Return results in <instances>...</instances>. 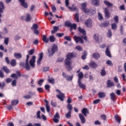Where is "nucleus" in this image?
Segmentation results:
<instances>
[{"label": "nucleus", "instance_id": "a18cd8bd", "mask_svg": "<svg viewBox=\"0 0 126 126\" xmlns=\"http://www.w3.org/2000/svg\"><path fill=\"white\" fill-rule=\"evenodd\" d=\"M48 82H50V83H51V84H55V79L53 78H50L48 79Z\"/></svg>", "mask_w": 126, "mask_h": 126}, {"label": "nucleus", "instance_id": "1a4fd4ad", "mask_svg": "<svg viewBox=\"0 0 126 126\" xmlns=\"http://www.w3.org/2000/svg\"><path fill=\"white\" fill-rule=\"evenodd\" d=\"M21 5L24 8H28V3L25 2V0H19Z\"/></svg>", "mask_w": 126, "mask_h": 126}, {"label": "nucleus", "instance_id": "0e129e2a", "mask_svg": "<svg viewBox=\"0 0 126 126\" xmlns=\"http://www.w3.org/2000/svg\"><path fill=\"white\" fill-rule=\"evenodd\" d=\"M76 50H78V51H83L82 49V47H80V46L78 45L76 47Z\"/></svg>", "mask_w": 126, "mask_h": 126}, {"label": "nucleus", "instance_id": "5fc2aeb1", "mask_svg": "<svg viewBox=\"0 0 126 126\" xmlns=\"http://www.w3.org/2000/svg\"><path fill=\"white\" fill-rule=\"evenodd\" d=\"M34 52H35V50L31 49V50L28 51V53L29 54V55H31V56H32V55L34 54Z\"/></svg>", "mask_w": 126, "mask_h": 126}, {"label": "nucleus", "instance_id": "4be33fe9", "mask_svg": "<svg viewBox=\"0 0 126 126\" xmlns=\"http://www.w3.org/2000/svg\"><path fill=\"white\" fill-rule=\"evenodd\" d=\"M89 66L92 68H96L97 67V63L94 62H92L89 63Z\"/></svg>", "mask_w": 126, "mask_h": 126}, {"label": "nucleus", "instance_id": "9b49d317", "mask_svg": "<svg viewBox=\"0 0 126 126\" xmlns=\"http://www.w3.org/2000/svg\"><path fill=\"white\" fill-rule=\"evenodd\" d=\"M62 75L63 78H65L68 81H69V80H72V78H73V76L67 75L64 72H63Z\"/></svg>", "mask_w": 126, "mask_h": 126}, {"label": "nucleus", "instance_id": "5701e85b", "mask_svg": "<svg viewBox=\"0 0 126 126\" xmlns=\"http://www.w3.org/2000/svg\"><path fill=\"white\" fill-rule=\"evenodd\" d=\"M78 81H81V80L82 79V78H83V76H84V75H83V73L82 72H80L78 74Z\"/></svg>", "mask_w": 126, "mask_h": 126}, {"label": "nucleus", "instance_id": "0eeeda50", "mask_svg": "<svg viewBox=\"0 0 126 126\" xmlns=\"http://www.w3.org/2000/svg\"><path fill=\"white\" fill-rule=\"evenodd\" d=\"M35 63H36V56H33L30 61V64L32 68L35 67Z\"/></svg>", "mask_w": 126, "mask_h": 126}, {"label": "nucleus", "instance_id": "c85d7f7f", "mask_svg": "<svg viewBox=\"0 0 126 126\" xmlns=\"http://www.w3.org/2000/svg\"><path fill=\"white\" fill-rule=\"evenodd\" d=\"M104 3L105 5H107V6H113V5H114L113 3L109 2L108 0H104Z\"/></svg>", "mask_w": 126, "mask_h": 126}, {"label": "nucleus", "instance_id": "f3484780", "mask_svg": "<svg viewBox=\"0 0 126 126\" xmlns=\"http://www.w3.org/2000/svg\"><path fill=\"white\" fill-rule=\"evenodd\" d=\"M78 85L80 88H81V89H85L86 88V85L84 83H82L81 81H78Z\"/></svg>", "mask_w": 126, "mask_h": 126}, {"label": "nucleus", "instance_id": "49530a36", "mask_svg": "<svg viewBox=\"0 0 126 126\" xmlns=\"http://www.w3.org/2000/svg\"><path fill=\"white\" fill-rule=\"evenodd\" d=\"M111 28L112 30H116L117 28L116 23H113L111 25Z\"/></svg>", "mask_w": 126, "mask_h": 126}, {"label": "nucleus", "instance_id": "393cba45", "mask_svg": "<svg viewBox=\"0 0 126 126\" xmlns=\"http://www.w3.org/2000/svg\"><path fill=\"white\" fill-rule=\"evenodd\" d=\"M109 25H110V23H109V22H105L103 23H102L101 24H100L99 25V26L100 27H108V26H109Z\"/></svg>", "mask_w": 126, "mask_h": 126}, {"label": "nucleus", "instance_id": "13d9d810", "mask_svg": "<svg viewBox=\"0 0 126 126\" xmlns=\"http://www.w3.org/2000/svg\"><path fill=\"white\" fill-rule=\"evenodd\" d=\"M67 108L70 111V112H71V110H72V105L68 104L67 106Z\"/></svg>", "mask_w": 126, "mask_h": 126}, {"label": "nucleus", "instance_id": "864d4df0", "mask_svg": "<svg viewBox=\"0 0 126 126\" xmlns=\"http://www.w3.org/2000/svg\"><path fill=\"white\" fill-rule=\"evenodd\" d=\"M51 105L52 106V107H57V102L53 101V100L51 102Z\"/></svg>", "mask_w": 126, "mask_h": 126}, {"label": "nucleus", "instance_id": "b1692460", "mask_svg": "<svg viewBox=\"0 0 126 126\" xmlns=\"http://www.w3.org/2000/svg\"><path fill=\"white\" fill-rule=\"evenodd\" d=\"M60 30V28L59 27L54 26L53 27V31H51L52 34H54V33H56V32H58Z\"/></svg>", "mask_w": 126, "mask_h": 126}, {"label": "nucleus", "instance_id": "2f4dec72", "mask_svg": "<svg viewBox=\"0 0 126 126\" xmlns=\"http://www.w3.org/2000/svg\"><path fill=\"white\" fill-rule=\"evenodd\" d=\"M94 38L96 42H99V34L98 33L94 34Z\"/></svg>", "mask_w": 126, "mask_h": 126}, {"label": "nucleus", "instance_id": "4d7b16f0", "mask_svg": "<svg viewBox=\"0 0 126 126\" xmlns=\"http://www.w3.org/2000/svg\"><path fill=\"white\" fill-rule=\"evenodd\" d=\"M114 20L116 23H119V17L118 16H115L114 17Z\"/></svg>", "mask_w": 126, "mask_h": 126}, {"label": "nucleus", "instance_id": "de8ad7c7", "mask_svg": "<svg viewBox=\"0 0 126 126\" xmlns=\"http://www.w3.org/2000/svg\"><path fill=\"white\" fill-rule=\"evenodd\" d=\"M28 94L30 96H31V98H32V96H34V95L36 94V93L35 92L30 91L28 92Z\"/></svg>", "mask_w": 126, "mask_h": 126}, {"label": "nucleus", "instance_id": "7c9ffc66", "mask_svg": "<svg viewBox=\"0 0 126 126\" xmlns=\"http://www.w3.org/2000/svg\"><path fill=\"white\" fill-rule=\"evenodd\" d=\"M114 118H115V120L117 121V123H119V124H121V119L120 118L119 115H118V114H116L114 116Z\"/></svg>", "mask_w": 126, "mask_h": 126}, {"label": "nucleus", "instance_id": "dca6fc26", "mask_svg": "<svg viewBox=\"0 0 126 126\" xmlns=\"http://www.w3.org/2000/svg\"><path fill=\"white\" fill-rule=\"evenodd\" d=\"M79 117L82 124H84L86 122V120L85 119V117H84L83 114L81 113L79 114Z\"/></svg>", "mask_w": 126, "mask_h": 126}, {"label": "nucleus", "instance_id": "f03ea898", "mask_svg": "<svg viewBox=\"0 0 126 126\" xmlns=\"http://www.w3.org/2000/svg\"><path fill=\"white\" fill-rule=\"evenodd\" d=\"M83 11L89 15H93V14L96 13V8L94 7H91L89 9L86 8L85 9L83 10Z\"/></svg>", "mask_w": 126, "mask_h": 126}, {"label": "nucleus", "instance_id": "ddd939ff", "mask_svg": "<svg viewBox=\"0 0 126 126\" xmlns=\"http://www.w3.org/2000/svg\"><path fill=\"white\" fill-rule=\"evenodd\" d=\"M104 13H105L106 18H107V19H109V17H111V14H110L109 9H108L107 8H104Z\"/></svg>", "mask_w": 126, "mask_h": 126}, {"label": "nucleus", "instance_id": "f704fd0d", "mask_svg": "<svg viewBox=\"0 0 126 126\" xmlns=\"http://www.w3.org/2000/svg\"><path fill=\"white\" fill-rule=\"evenodd\" d=\"M14 57L15 58H16V59H21L22 58V55L20 53H15Z\"/></svg>", "mask_w": 126, "mask_h": 126}, {"label": "nucleus", "instance_id": "6e6552de", "mask_svg": "<svg viewBox=\"0 0 126 126\" xmlns=\"http://www.w3.org/2000/svg\"><path fill=\"white\" fill-rule=\"evenodd\" d=\"M29 58H30V56L27 55V59L26 60V65L25 66V68L27 69V70H30V65H29V63H28V60H29Z\"/></svg>", "mask_w": 126, "mask_h": 126}, {"label": "nucleus", "instance_id": "20e7f679", "mask_svg": "<svg viewBox=\"0 0 126 126\" xmlns=\"http://www.w3.org/2000/svg\"><path fill=\"white\" fill-rule=\"evenodd\" d=\"M82 38L84 39V40H85L86 41H87V36H81V37L74 36L73 37V39H74V41L77 44V43H78V42H79V43H80L81 44H83V43H84V41H83V39Z\"/></svg>", "mask_w": 126, "mask_h": 126}, {"label": "nucleus", "instance_id": "052dcab7", "mask_svg": "<svg viewBox=\"0 0 126 126\" xmlns=\"http://www.w3.org/2000/svg\"><path fill=\"white\" fill-rule=\"evenodd\" d=\"M98 16L99 20H102V19H103V16L101 13H100V12H98Z\"/></svg>", "mask_w": 126, "mask_h": 126}, {"label": "nucleus", "instance_id": "79ce46f5", "mask_svg": "<svg viewBox=\"0 0 126 126\" xmlns=\"http://www.w3.org/2000/svg\"><path fill=\"white\" fill-rule=\"evenodd\" d=\"M49 40L50 42H55L56 41V37H55V36L53 35H51L50 36Z\"/></svg>", "mask_w": 126, "mask_h": 126}, {"label": "nucleus", "instance_id": "39448f33", "mask_svg": "<svg viewBox=\"0 0 126 126\" xmlns=\"http://www.w3.org/2000/svg\"><path fill=\"white\" fill-rule=\"evenodd\" d=\"M65 6L70 10V11H74L75 10H76V6L74 5V4H73L72 5V7H70L69 5V1L68 0H65Z\"/></svg>", "mask_w": 126, "mask_h": 126}, {"label": "nucleus", "instance_id": "e433bc0d", "mask_svg": "<svg viewBox=\"0 0 126 126\" xmlns=\"http://www.w3.org/2000/svg\"><path fill=\"white\" fill-rule=\"evenodd\" d=\"M32 17H31V15L28 14H27V17L26 18V21H27V22L30 21V20H31L32 19Z\"/></svg>", "mask_w": 126, "mask_h": 126}, {"label": "nucleus", "instance_id": "6ab92c4d", "mask_svg": "<svg viewBox=\"0 0 126 126\" xmlns=\"http://www.w3.org/2000/svg\"><path fill=\"white\" fill-rule=\"evenodd\" d=\"M4 4L2 1H0V13H3V10H4Z\"/></svg>", "mask_w": 126, "mask_h": 126}, {"label": "nucleus", "instance_id": "69168bd1", "mask_svg": "<svg viewBox=\"0 0 126 126\" xmlns=\"http://www.w3.org/2000/svg\"><path fill=\"white\" fill-rule=\"evenodd\" d=\"M64 35V33H56V35L58 37H59V38H61V37H63V36Z\"/></svg>", "mask_w": 126, "mask_h": 126}, {"label": "nucleus", "instance_id": "c9c22d12", "mask_svg": "<svg viewBox=\"0 0 126 126\" xmlns=\"http://www.w3.org/2000/svg\"><path fill=\"white\" fill-rule=\"evenodd\" d=\"M19 103V101L18 100H12L11 101V105L12 106H16Z\"/></svg>", "mask_w": 126, "mask_h": 126}, {"label": "nucleus", "instance_id": "f257e3e1", "mask_svg": "<svg viewBox=\"0 0 126 126\" xmlns=\"http://www.w3.org/2000/svg\"><path fill=\"white\" fill-rule=\"evenodd\" d=\"M76 57V53L73 52L71 53H68L67 55L66 59L65 60V64L66 65V68L68 70H71V59L72 58H75Z\"/></svg>", "mask_w": 126, "mask_h": 126}, {"label": "nucleus", "instance_id": "423d86ee", "mask_svg": "<svg viewBox=\"0 0 126 126\" xmlns=\"http://www.w3.org/2000/svg\"><path fill=\"white\" fill-rule=\"evenodd\" d=\"M56 91L57 92H58L59 94V95H56L57 98H58V99H59L61 101H63V99H64V94L62 93V92H61V91H60L59 90L56 89Z\"/></svg>", "mask_w": 126, "mask_h": 126}, {"label": "nucleus", "instance_id": "3c124183", "mask_svg": "<svg viewBox=\"0 0 126 126\" xmlns=\"http://www.w3.org/2000/svg\"><path fill=\"white\" fill-rule=\"evenodd\" d=\"M106 63L108 65H110V66H113V63H112V61L110 60H108L106 62Z\"/></svg>", "mask_w": 126, "mask_h": 126}, {"label": "nucleus", "instance_id": "a211bd4d", "mask_svg": "<svg viewBox=\"0 0 126 126\" xmlns=\"http://www.w3.org/2000/svg\"><path fill=\"white\" fill-rule=\"evenodd\" d=\"M39 57V58L37 61V65H40L41 64V62H42V60H43V53H40Z\"/></svg>", "mask_w": 126, "mask_h": 126}, {"label": "nucleus", "instance_id": "a19ab883", "mask_svg": "<svg viewBox=\"0 0 126 126\" xmlns=\"http://www.w3.org/2000/svg\"><path fill=\"white\" fill-rule=\"evenodd\" d=\"M74 18L77 22H79V16H78V14L76 13L75 14Z\"/></svg>", "mask_w": 126, "mask_h": 126}, {"label": "nucleus", "instance_id": "f8f14e48", "mask_svg": "<svg viewBox=\"0 0 126 126\" xmlns=\"http://www.w3.org/2000/svg\"><path fill=\"white\" fill-rule=\"evenodd\" d=\"M58 119H60V114H59V112H57L54 115V118H53V121L54 123L58 124L59 121Z\"/></svg>", "mask_w": 126, "mask_h": 126}, {"label": "nucleus", "instance_id": "680f3d73", "mask_svg": "<svg viewBox=\"0 0 126 126\" xmlns=\"http://www.w3.org/2000/svg\"><path fill=\"white\" fill-rule=\"evenodd\" d=\"M64 39H65V40H67V41H71V37L69 36H64Z\"/></svg>", "mask_w": 126, "mask_h": 126}, {"label": "nucleus", "instance_id": "2eb2a0df", "mask_svg": "<svg viewBox=\"0 0 126 126\" xmlns=\"http://www.w3.org/2000/svg\"><path fill=\"white\" fill-rule=\"evenodd\" d=\"M107 87L108 88L115 86V83L114 82L111 81V80H108L107 81Z\"/></svg>", "mask_w": 126, "mask_h": 126}, {"label": "nucleus", "instance_id": "37998d69", "mask_svg": "<svg viewBox=\"0 0 126 126\" xmlns=\"http://www.w3.org/2000/svg\"><path fill=\"white\" fill-rule=\"evenodd\" d=\"M2 69L6 72V73H9V69L7 68V66H3Z\"/></svg>", "mask_w": 126, "mask_h": 126}, {"label": "nucleus", "instance_id": "a878e982", "mask_svg": "<svg viewBox=\"0 0 126 126\" xmlns=\"http://www.w3.org/2000/svg\"><path fill=\"white\" fill-rule=\"evenodd\" d=\"M82 10H84V9L87 8V2H85L81 4Z\"/></svg>", "mask_w": 126, "mask_h": 126}, {"label": "nucleus", "instance_id": "ea45409f", "mask_svg": "<svg viewBox=\"0 0 126 126\" xmlns=\"http://www.w3.org/2000/svg\"><path fill=\"white\" fill-rule=\"evenodd\" d=\"M110 98L113 101L115 100V98H116V94H115V93H112L110 94Z\"/></svg>", "mask_w": 126, "mask_h": 126}, {"label": "nucleus", "instance_id": "774afa93", "mask_svg": "<svg viewBox=\"0 0 126 126\" xmlns=\"http://www.w3.org/2000/svg\"><path fill=\"white\" fill-rule=\"evenodd\" d=\"M23 98H25V99H31V95L29 94H27L26 95H24L23 96Z\"/></svg>", "mask_w": 126, "mask_h": 126}, {"label": "nucleus", "instance_id": "72a5a7b5", "mask_svg": "<svg viewBox=\"0 0 126 126\" xmlns=\"http://www.w3.org/2000/svg\"><path fill=\"white\" fill-rule=\"evenodd\" d=\"M66 119H70L71 118V111H69L67 114L65 115Z\"/></svg>", "mask_w": 126, "mask_h": 126}, {"label": "nucleus", "instance_id": "4468645a", "mask_svg": "<svg viewBox=\"0 0 126 126\" xmlns=\"http://www.w3.org/2000/svg\"><path fill=\"white\" fill-rule=\"evenodd\" d=\"M91 4L94 6H99L100 5V0H92Z\"/></svg>", "mask_w": 126, "mask_h": 126}, {"label": "nucleus", "instance_id": "603ef678", "mask_svg": "<svg viewBox=\"0 0 126 126\" xmlns=\"http://www.w3.org/2000/svg\"><path fill=\"white\" fill-rule=\"evenodd\" d=\"M101 76H105L106 75V71L105 69H103L101 71Z\"/></svg>", "mask_w": 126, "mask_h": 126}, {"label": "nucleus", "instance_id": "473e14b6", "mask_svg": "<svg viewBox=\"0 0 126 126\" xmlns=\"http://www.w3.org/2000/svg\"><path fill=\"white\" fill-rule=\"evenodd\" d=\"M106 96L105 94V93L100 92L98 93V97L99 98H104V97Z\"/></svg>", "mask_w": 126, "mask_h": 126}, {"label": "nucleus", "instance_id": "7ed1b4c3", "mask_svg": "<svg viewBox=\"0 0 126 126\" xmlns=\"http://www.w3.org/2000/svg\"><path fill=\"white\" fill-rule=\"evenodd\" d=\"M56 51H58V46H57L56 45L54 44L52 46V48L48 49V57H52L54 54L56 53Z\"/></svg>", "mask_w": 126, "mask_h": 126}, {"label": "nucleus", "instance_id": "c756f323", "mask_svg": "<svg viewBox=\"0 0 126 126\" xmlns=\"http://www.w3.org/2000/svg\"><path fill=\"white\" fill-rule=\"evenodd\" d=\"M93 57L94 59H95V60H99V59L100 58V55H99V54L98 53H95L93 55Z\"/></svg>", "mask_w": 126, "mask_h": 126}, {"label": "nucleus", "instance_id": "4c0bfd02", "mask_svg": "<svg viewBox=\"0 0 126 126\" xmlns=\"http://www.w3.org/2000/svg\"><path fill=\"white\" fill-rule=\"evenodd\" d=\"M70 27L71 31V30H72V29H74V30H76L77 26H76V24H71Z\"/></svg>", "mask_w": 126, "mask_h": 126}, {"label": "nucleus", "instance_id": "412c9836", "mask_svg": "<svg viewBox=\"0 0 126 126\" xmlns=\"http://www.w3.org/2000/svg\"><path fill=\"white\" fill-rule=\"evenodd\" d=\"M78 31L80 33H81L84 36H86V31L84 29H81L80 27L78 28Z\"/></svg>", "mask_w": 126, "mask_h": 126}, {"label": "nucleus", "instance_id": "bf43d9fd", "mask_svg": "<svg viewBox=\"0 0 126 126\" xmlns=\"http://www.w3.org/2000/svg\"><path fill=\"white\" fill-rule=\"evenodd\" d=\"M119 9L120 10H126V8L125 7V5L122 4L119 7Z\"/></svg>", "mask_w": 126, "mask_h": 126}, {"label": "nucleus", "instance_id": "cd10ccee", "mask_svg": "<svg viewBox=\"0 0 126 126\" xmlns=\"http://www.w3.org/2000/svg\"><path fill=\"white\" fill-rule=\"evenodd\" d=\"M105 54L107 57H109V58H112V55H111V52H110V50H109V48L108 47L106 48Z\"/></svg>", "mask_w": 126, "mask_h": 126}, {"label": "nucleus", "instance_id": "09e8293b", "mask_svg": "<svg viewBox=\"0 0 126 126\" xmlns=\"http://www.w3.org/2000/svg\"><path fill=\"white\" fill-rule=\"evenodd\" d=\"M11 77H12L13 78H14V79H18V76H17V74L14 73L12 74L11 75Z\"/></svg>", "mask_w": 126, "mask_h": 126}, {"label": "nucleus", "instance_id": "aec40b11", "mask_svg": "<svg viewBox=\"0 0 126 126\" xmlns=\"http://www.w3.org/2000/svg\"><path fill=\"white\" fill-rule=\"evenodd\" d=\"M82 113L83 115H84V116H85V117H87V114H89V110L87 108H83L82 110Z\"/></svg>", "mask_w": 126, "mask_h": 126}, {"label": "nucleus", "instance_id": "6e6d98bb", "mask_svg": "<svg viewBox=\"0 0 126 126\" xmlns=\"http://www.w3.org/2000/svg\"><path fill=\"white\" fill-rule=\"evenodd\" d=\"M86 57H87V53L85 52L82 56V60H86Z\"/></svg>", "mask_w": 126, "mask_h": 126}, {"label": "nucleus", "instance_id": "338daca9", "mask_svg": "<svg viewBox=\"0 0 126 126\" xmlns=\"http://www.w3.org/2000/svg\"><path fill=\"white\" fill-rule=\"evenodd\" d=\"M16 83H17V81L15 79H14L12 82L11 85L12 86H16Z\"/></svg>", "mask_w": 126, "mask_h": 126}, {"label": "nucleus", "instance_id": "8fccbe9b", "mask_svg": "<svg viewBox=\"0 0 126 126\" xmlns=\"http://www.w3.org/2000/svg\"><path fill=\"white\" fill-rule=\"evenodd\" d=\"M38 28V25L36 24H34L33 25L32 28V29H33V30H37Z\"/></svg>", "mask_w": 126, "mask_h": 126}, {"label": "nucleus", "instance_id": "e2e57ef3", "mask_svg": "<svg viewBox=\"0 0 126 126\" xmlns=\"http://www.w3.org/2000/svg\"><path fill=\"white\" fill-rule=\"evenodd\" d=\"M51 8L52 9V11L53 12H57V8H56V6L55 5H52Z\"/></svg>", "mask_w": 126, "mask_h": 126}, {"label": "nucleus", "instance_id": "bb28decb", "mask_svg": "<svg viewBox=\"0 0 126 126\" xmlns=\"http://www.w3.org/2000/svg\"><path fill=\"white\" fill-rule=\"evenodd\" d=\"M42 40L46 43H49V41H50V39L47 38L46 35H43Z\"/></svg>", "mask_w": 126, "mask_h": 126}, {"label": "nucleus", "instance_id": "9d476101", "mask_svg": "<svg viewBox=\"0 0 126 126\" xmlns=\"http://www.w3.org/2000/svg\"><path fill=\"white\" fill-rule=\"evenodd\" d=\"M85 24L88 28H91L92 27V20L88 19L86 21Z\"/></svg>", "mask_w": 126, "mask_h": 126}, {"label": "nucleus", "instance_id": "58836bf2", "mask_svg": "<svg viewBox=\"0 0 126 126\" xmlns=\"http://www.w3.org/2000/svg\"><path fill=\"white\" fill-rule=\"evenodd\" d=\"M10 63L12 66H15V65H16V60L13 59L11 60Z\"/></svg>", "mask_w": 126, "mask_h": 126}, {"label": "nucleus", "instance_id": "c03bdc74", "mask_svg": "<svg viewBox=\"0 0 126 126\" xmlns=\"http://www.w3.org/2000/svg\"><path fill=\"white\" fill-rule=\"evenodd\" d=\"M71 24V23L68 21H67L65 22V26H66V27H70Z\"/></svg>", "mask_w": 126, "mask_h": 126}]
</instances>
